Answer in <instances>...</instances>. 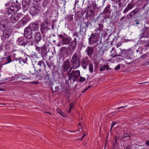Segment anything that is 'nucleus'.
I'll use <instances>...</instances> for the list:
<instances>
[{
	"mask_svg": "<svg viewBox=\"0 0 149 149\" xmlns=\"http://www.w3.org/2000/svg\"><path fill=\"white\" fill-rule=\"evenodd\" d=\"M81 58V54L79 52H77L73 54L71 62V65L73 69H76L79 66Z\"/></svg>",
	"mask_w": 149,
	"mask_h": 149,
	"instance_id": "nucleus-1",
	"label": "nucleus"
},
{
	"mask_svg": "<svg viewBox=\"0 0 149 149\" xmlns=\"http://www.w3.org/2000/svg\"><path fill=\"white\" fill-rule=\"evenodd\" d=\"M58 36L61 39L60 42L57 44L58 46L64 45H68L70 42V40L69 38L61 34H59Z\"/></svg>",
	"mask_w": 149,
	"mask_h": 149,
	"instance_id": "nucleus-2",
	"label": "nucleus"
},
{
	"mask_svg": "<svg viewBox=\"0 0 149 149\" xmlns=\"http://www.w3.org/2000/svg\"><path fill=\"white\" fill-rule=\"evenodd\" d=\"M16 43L19 45L25 47L28 43V40L26 37H20L17 39Z\"/></svg>",
	"mask_w": 149,
	"mask_h": 149,
	"instance_id": "nucleus-3",
	"label": "nucleus"
},
{
	"mask_svg": "<svg viewBox=\"0 0 149 149\" xmlns=\"http://www.w3.org/2000/svg\"><path fill=\"white\" fill-rule=\"evenodd\" d=\"M80 75V72L79 70H73L69 74V80L72 79L74 81Z\"/></svg>",
	"mask_w": 149,
	"mask_h": 149,
	"instance_id": "nucleus-4",
	"label": "nucleus"
},
{
	"mask_svg": "<svg viewBox=\"0 0 149 149\" xmlns=\"http://www.w3.org/2000/svg\"><path fill=\"white\" fill-rule=\"evenodd\" d=\"M25 37L30 39L32 38V31L31 27L28 26L24 30Z\"/></svg>",
	"mask_w": 149,
	"mask_h": 149,
	"instance_id": "nucleus-5",
	"label": "nucleus"
},
{
	"mask_svg": "<svg viewBox=\"0 0 149 149\" xmlns=\"http://www.w3.org/2000/svg\"><path fill=\"white\" fill-rule=\"evenodd\" d=\"M19 6L17 5L11 6H10V8H8V11L9 13L12 14L14 13L17 12L19 10Z\"/></svg>",
	"mask_w": 149,
	"mask_h": 149,
	"instance_id": "nucleus-6",
	"label": "nucleus"
},
{
	"mask_svg": "<svg viewBox=\"0 0 149 149\" xmlns=\"http://www.w3.org/2000/svg\"><path fill=\"white\" fill-rule=\"evenodd\" d=\"M89 44L90 45L96 43L98 40V35L97 34H93L89 38Z\"/></svg>",
	"mask_w": 149,
	"mask_h": 149,
	"instance_id": "nucleus-7",
	"label": "nucleus"
},
{
	"mask_svg": "<svg viewBox=\"0 0 149 149\" xmlns=\"http://www.w3.org/2000/svg\"><path fill=\"white\" fill-rule=\"evenodd\" d=\"M70 67V61L68 60H67L64 61L63 65V69L64 71H68Z\"/></svg>",
	"mask_w": 149,
	"mask_h": 149,
	"instance_id": "nucleus-8",
	"label": "nucleus"
},
{
	"mask_svg": "<svg viewBox=\"0 0 149 149\" xmlns=\"http://www.w3.org/2000/svg\"><path fill=\"white\" fill-rule=\"evenodd\" d=\"M77 43L76 39L74 38V40L71 42L69 46L70 50L71 49L74 50L76 48V45Z\"/></svg>",
	"mask_w": 149,
	"mask_h": 149,
	"instance_id": "nucleus-9",
	"label": "nucleus"
},
{
	"mask_svg": "<svg viewBox=\"0 0 149 149\" xmlns=\"http://www.w3.org/2000/svg\"><path fill=\"white\" fill-rule=\"evenodd\" d=\"M33 12L35 14L40 13L41 11V7L40 5L38 4L34 6Z\"/></svg>",
	"mask_w": 149,
	"mask_h": 149,
	"instance_id": "nucleus-10",
	"label": "nucleus"
},
{
	"mask_svg": "<svg viewBox=\"0 0 149 149\" xmlns=\"http://www.w3.org/2000/svg\"><path fill=\"white\" fill-rule=\"evenodd\" d=\"M88 64V61L87 58H84L81 61V65L84 69L86 68Z\"/></svg>",
	"mask_w": 149,
	"mask_h": 149,
	"instance_id": "nucleus-11",
	"label": "nucleus"
},
{
	"mask_svg": "<svg viewBox=\"0 0 149 149\" xmlns=\"http://www.w3.org/2000/svg\"><path fill=\"white\" fill-rule=\"evenodd\" d=\"M86 52H87V54L89 56H91L93 52V48L88 47L86 50Z\"/></svg>",
	"mask_w": 149,
	"mask_h": 149,
	"instance_id": "nucleus-12",
	"label": "nucleus"
},
{
	"mask_svg": "<svg viewBox=\"0 0 149 149\" xmlns=\"http://www.w3.org/2000/svg\"><path fill=\"white\" fill-rule=\"evenodd\" d=\"M142 35L144 37L149 38V29H145L142 33Z\"/></svg>",
	"mask_w": 149,
	"mask_h": 149,
	"instance_id": "nucleus-13",
	"label": "nucleus"
},
{
	"mask_svg": "<svg viewBox=\"0 0 149 149\" xmlns=\"http://www.w3.org/2000/svg\"><path fill=\"white\" fill-rule=\"evenodd\" d=\"M19 19V17L17 14L12 15L10 17V20L13 22Z\"/></svg>",
	"mask_w": 149,
	"mask_h": 149,
	"instance_id": "nucleus-14",
	"label": "nucleus"
},
{
	"mask_svg": "<svg viewBox=\"0 0 149 149\" xmlns=\"http://www.w3.org/2000/svg\"><path fill=\"white\" fill-rule=\"evenodd\" d=\"M41 38V36L40 32H37L36 33L35 39L36 42H38Z\"/></svg>",
	"mask_w": 149,
	"mask_h": 149,
	"instance_id": "nucleus-15",
	"label": "nucleus"
},
{
	"mask_svg": "<svg viewBox=\"0 0 149 149\" xmlns=\"http://www.w3.org/2000/svg\"><path fill=\"white\" fill-rule=\"evenodd\" d=\"M138 12V10L135 9L130 12L128 15L130 16V17H132L136 15Z\"/></svg>",
	"mask_w": 149,
	"mask_h": 149,
	"instance_id": "nucleus-16",
	"label": "nucleus"
},
{
	"mask_svg": "<svg viewBox=\"0 0 149 149\" xmlns=\"http://www.w3.org/2000/svg\"><path fill=\"white\" fill-rule=\"evenodd\" d=\"M110 70L109 67L107 65H104L102 66L100 69V71H104L105 70Z\"/></svg>",
	"mask_w": 149,
	"mask_h": 149,
	"instance_id": "nucleus-17",
	"label": "nucleus"
},
{
	"mask_svg": "<svg viewBox=\"0 0 149 149\" xmlns=\"http://www.w3.org/2000/svg\"><path fill=\"white\" fill-rule=\"evenodd\" d=\"M48 23L47 21H45L44 22L42 23L41 25V29L43 30L47 29L48 27Z\"/></svg>",
	"mask_w": 149,
	"mask_h": 149,
	"instance_id": "nucleus-18",
	"label": "nucleus"
},
{
	"mask_svg": "<svg viewBox=\"0 0 149 149\" xmlns=\"http://www.w3.org/2000/svg\"><path fill=\"white\" fill-rule=\"evenodd\" d=\"M32 26L33 30L36 31L38 30L39 24L37 22L34 23L32 24Z\"/></svg>",
	"mask_w": 149,
	"mask_h": 149,
	"instance_id": "nucleus-19",
	"label": "nucleus"
},
{
	"mask_svg": "<svg viewBox=\"0 0 149 149\" xmlns=\"http://www.w3.org/2000/svg\"><path fill=\"white\" fill-rule=\"evenodd\" d=\"M29 3V0H23L22 2V5L25 7H28Z\"/></svg>",
	"mask_w": 149,
	"mask_h": 149,
	"instance_id": "nucleus-20",
	"label": "nucleus"
},
{
	"mask_svg": "<svg viewBox=\"0 0 149 149\" xmlns=\"http://www.w3.org/2000/svg\"><path fill=\"white\" fill-rule=\"evenodd\" d=\"M38 68H39V70H40V69H41L42 67H43L44 65V63L42 61H40L38 62Z\"/></svg>",
	"mask_w": 149,
	"mask_h": 149,
	"instance_id": "nucleus-21",
	"label": "nucleus"
},
{
	"mask_svg": "<svg viewBox=\"0 0 149 149\" xmlns=\"http://www.w3.org/2000/svg\"><path fill=\"white\" fill-rule=\"evenodd\" d=\"M56 111L57 113H59L63 117H65L66 115L60 109H57Z\"/></svg>",
	"mask_w": 149,
	"mask_h": 149,
	"instance_id": "nucleus-22",
	"label": "nucleus"
},
{
	"mask_svg": "<svg viewBox=\"0 0 149 149\" xmlns=\"http://www.w3.org/2000/svg\"><path fill=\"white\" fill-rule=\"evenodd\" d=\"M110 7L109 6H107L104 10V13L106 14H109L110 13V11L109 10Z\"/></svg>",
	"mask_w": 149,
	"mask_h": 149,
	"instance_id": "nucleus-23",
	"label": "nucleus"
},
{
	"mask_svg": "<svg viewBox=\"0 0 149 149\" xmlns=\"http://www.w3.org/2000/svg\"><path fill=\"white\" fill-rule=\"evenodd\" d=\"M6 60L7 61L4 64H6L12 62L11 57L10 56H9L6 58Z\"/></svg>",
	"mask_w": 149,
	"mask_h": 149,
	"instance_id": "nucleus-24",
	"label": "nucleus"
},
{
	"mask_svg": "<svg viewBox=\"0 0 149 149\" xmlns=\"http://www.w3.org/2000/svg\"><path fill=\"white\" fill-rule=\"evenodd\" d=\"M27 22L26 19L25 17L23 18L21 20L20 22L22 23V24L24 25Z\"/></svg>",
	"mask_w": 149,
	"mask_h": 149,
	"instance_id": "nucleus-25",
	"label": "nucleus"
},
{
	"mask_svg": "<svg viewBox=\"0 0 149 149\" xmlns=\"http://www.w3.org/2000/svg\"><path fill=\"white\" fill-rule=\"evenodd\" d=\"M89 9L91 13H94V6H91V7H89Z\"/></svg>",
	"mask_w": 149,
	"mask_h": 149,
	"instance_id": "nucleus-26",
	"label": "nucleus"
},
{
	"mask_svg": "<svg viewBox=\"0 0 149 149\" xmlns=\"http://www.w3.org/2000/svg\"><path fill=\"white\" fill-rule=\"evenodd\" d=\"M133 7V4L132 3H130L127 6V8L129 10L132 8Z\"/></svg>",
	"mask_w": 149,
	"mask_h": 149,
	"instance_id": "nucleus-27",
	"label": "nucleus"
},
{
	"mask_svg": "<svg viewBox=\"0 0 149 149\" xmlns=\"http://www.w3.org/2000/svg\"><path fill=\"white\" fill-rule=\"evenodd\" d=\"M89 69L90 72L92 73L93 71V66L91 64L89 65Z\"/></svg>",
	"mask_w": 149,
	"mask_h": 149,
	"instance_id": "nucleus-28",
	"label": "nucleus"
},
{
	"mask_svg": "<svg viewBox=\"0 0 149 149\" xmlns=\"http://www.w3.org/2000/svg\"><path fill=\"white\" fill-rule=\"evenodd\" d=\"M48 3V2L47 0H44L42 3V5L43 6L45 7Z\"/></svg>",
	"mask_w": 149,
	"mask_h": 149,
	"instance_id": "nucleus-29",
	"label": "nucleus"
},
{
	"mask_svg": "<svg viewBox=\"0 0 149 149\" xmlns=\"http://www.w3.org/2000/svg\"><path fill=\"white\" fill-rule=\"evenodd\" d=\"M86 80L85 78L83 77H80V79L79 80V81L80 82L84 81Z\"/></svg>",
	"mask_w": 149,
	"mask_h": 149,
	"instance_id": "nucleus-30",
	"label": "nucleus"
},
{
	"mask_svg": "<svg viewBox=\"0 0 149 149\" xmlns=\"http://www.w3.org/2000/svg\"><path fill=\"white\" fill-rule=\"evenodd\" d=\"M49 16V12L47 11L44 14V16L47 17Z\"/></svg>",
	"mask_w": 149,
	"mask_h": 149,
	"instance_id": "nucleus-31",
	"label": "nucleus"
},
{
	"mask_svg": "<svg viewBox=\"0 0 149 149\" xmlns=\"http://www.w3.org/2000/svg\"><path fill=\"white\" fill-rule=\"evenodd\" d=\"M120 68V65H118L115 67V69L116 70H117L119 69Z\"/></svg>",
	"mask_w": 149,
	"mask_h": 149,
	"instance_id": "nucleus-32",
	"label": "nucleus"
},
{
	"mask_svg": "<svg viewBox=\"0 0 149 149\" xmlns=\"http://www.w3.org/2000/svg\"><path fill=\"white\" fill-rule=\"evenodd\" d=\"M129 10V9H128L127 8H126L124 10L123 12V13L124 14L126 13Z\"/></svg>",
	"mask_w": 149,
	"mask_h": 149,
	"instance_id": "nucleus-33",
	"label": "nucleus"
},
{
	"mask_svg": "<svg viewBox=\"0 0 149 149\" xmlns=\"http://www.w3.org/2000/svg\"><path fill=\"white\" fill-rule=\"evenodd\" d=\"M73 107V104L72 103H71L70 105V109H71Z\"/></svg>",
	"mask_w": 149,
	"mask_h": 149,
	"instance_id": "nucleus-34",
	"label": "nucleus"
},
{
	"mask_svg": "<svg viewBox=\"0 0 149 149\" xmlns=\"http://www.w3.org/2000/svg\"><path fill=\"white\" fill-rule=\"evenodd\" d=\"M4 64H2L1 62H0V70H1L2 68L3 67V65H4Z\"/></svg>",
	"mask_w": 149,
	"mask_h": 149,
	"instance_id": "nucleus-35",
	"label": "nucleus"
},
{
	"mask_svg": "<svg viewBox=\"0 0 149 149\" xmlns=\"http://www.w3.org/2000/svg\"><path fill=\"white\" fill-rule=\"evenodd\" d=\"M31 84H34L36 85H37L38 84V82L37 81L32 82L31 83Z\"/></svg>",
	"mask_w": 149,
	"mask_h": 149,
	"instance_id": "nucleus-36",
	"label": "nucleus"
},
{
	"mask_svg": "<svg viewBox=\"0 0 149 149\" xmlns=\"http://www.w3.org/2000/svg\"><path fill=\"white\" fill-rule=\"evenodd\" d=\"M116 124V123H115L113 122H112L111 123L112 125L111 128L113 127V126L115 125Z\"/></svg>",
	"mask_w": 149,
	"mask_h": 149,
	"instance_id": "nucleus-37",
	"label": "nucleus"
},
{
	"mask_svg": "<svg viewBox=\"0 0 149 149\" xmlns=\"http://www.w3.org/2000/svg\"><path fill=\"white\" fill-rule=\"evenodd\" d=\"M91 86H88V87H87L86 88V89H84L83 91V92H84L85 91H86Z\"/></svg>",
	"mask_w": 149,
	"mask_h": 149,
	"instance_id": "nucleus-38",
	"label": "nucleus"
},
{
	"mask_svg": "<svg viewBox=\"0 0 149 149\" xmlns=\"http://www.w3.org/2000/svg\"><path fill=\"white\" fill-rule=\"evenodd\" d=\"M146 145L147 146H148L149 145V141H146Z\"/></svg>",
	"mask_w": 149,
	"mask_h": 149,
	"instance_id": "nucleus-39",
	"label": "nucleus"
},
{
	"mask_svg": "<svg viewBox=\"0 0 149 149\" xmlns=\"http://www.w3.org/2000/svg\"><path fill=\"white\" fill-rule=\"evenodd\" d=\"M6 6H10V4L9 2H8L6 4Z\"/></svg>",
	"mask_w": 149,
	"mask_h": 149,
	"instance_id": "nucleus-40",
	"label": "nucleus"
},
{
	"mask_svg": "<svg viewBox=\"0 0 149 149\" xmlns=\"http://www.w3.org/2000/svg\"><path fill=\"white\" fill-rule=\"evenodd\" d=\"M18 62H19V63L20 64H21L22 63V60H19L18 61Z\"/></svg>",
	"mask_w": 149,
	"mask_h": 149,
	"instance_id": "nucleus-41",
	"label": "nucleus"
},
{
	"mask_svg": "<svg viewBox=\"0 0 149 149\" xmlns=\"http://www.w3.org/2000/svg\"><path fill=\"white\" fill-rule=\"evenodd\" d=\"M71 109H70V108L69 110L67 111V113H68L70 114V111H71Z\"/></svg>",
	"mask_w": 149,
	"mask_h": 149,
	"instance_id": "nucleus-42",
	"label": "nucleus"
},
{
	"mask_svg": "<svg viewBox=\"0 0 149 149\" xmlns=\"http://www.w3.org/2000/svg\"><path fill=\"white\" fill-rule=\"evenodd\" d=\"M126 107V106H122V107H118L117 108V109H120L121 108H123L124 107Z\"/></svg>",
	"mask_w": 149,
	"mask_h": 149,
	"instance_id": "nucleus-43",
	"label": "nucleus"
},
{
	"mask_svg": "<svg viewBox=\"0 0 149 149\" xmlns=\"http://www.w3.org/2000/svg\"><path fill=\"white\" fill-rule=\"evenodd\" d=\"M21 60H22V62L23 63H25L26 62V61L25 60H22V59H21Z\"/></svg>",
	"mask_w": 149,
	"mask_h": 149,
	"instance_id": "nucleus-44",
	"label": "nucleus"
},
{
	"mask_svg": "<svg viewBox=\"0 0 149 149\" xmlns=\"http://www.w3.org/2000/svg\"><path fill=\"white\" fill-rule=\"evenodd\" d=\"M127 136V134H125L124 135L123 137V138L126 137Z\"/></svg>",
	"mask_w": 149,
	"mask_h": 149,
	"instance_id": "nucleus-45",
	"label": "nucleus"
},
{
	"mask_svg": "<svg viewBox=\"0 0 149 149\" xmlns=\"http://www.w3.org/2000/svg\"><path fill=\"white\" fill-rule=\"evenodd\" d=\"M130 147L129 146H128L126 147V149H130Z\"/></svg>",
	"mask_w": 149,
	"mask_h": 149,
	"instance_id": "nucleus-46",
	"label": "nucleus"
},
{
	"mask_svg": "<svg viewBox=\"0 0 149 149\" xmlns=\"http://www.w3.org/2000/svg\"><path fill=\"white\" fill-rule=\"evenodd\" d=\"M86 136V135L85 134H84L83 135V136H82V139H81V140H82L83 139V137H84L85 136Z\"/></svg>",
	"mask_w": 149,
	"mask_h": 149,
	"instance_id": "nucleus-47",
	"label": "nucleus"
},
{
	"mask_svg": "<svg viewBox=\"0 0 149 149\" xmlns=\"http://www.w3.org/2000/svg\"><path fill=\"white\" fill-rule=\"evenodd\" d=\"M72 20V18L71 17L70 19L68 20V21H71Z\"/></svg>",
	"mask_w": 149,
	"mask_h": 149,
	"instance_id": "nucleus-48",
	"label": "nucleus"
},
{
	"mask_svg": "<svg viewBox=\"0 0 149 149\" xmlns=\"http://www.w3.org/2000/svg\"><path fill=\"white\" fill-rule=\"evenodd\" d=\"M139 24V23L138 22H136V24Z\"/></svg>",
	"mask_w": 149,
	"mask_h": 149,
	"instance_id": "nucleus-49",
	"label": "nucleus"
},
{
	"mask_svg": "<svg viewBox=\"0 0 149 149\" xmlns=\"http://www.w3.org/2000/svg\"><path fill=\"white\" fill-rule=\"evenodd\" d=\"M46 113H47L49 114H51V113L49 112H46Z\"/></svg>",
	"mask_w": 149,
	"mask_h": 149,
	"instance_id": "nucleus-50",
	"label": "nucleus"
},
{
	"mask_svg": "<svg viewBox=\"0 0 149 149\" xmlns=\"http://www.w3.org/2000/svg\"><path fill=\"white\" fill-rule=\"evenodd\" d=\"M72 69V68H71L69 71V72H70V71Z\"/></svg>",
	"mask_w": 149,
	"mask_h": 149,
	"instance_id": "nucleus-51",
	"label": "nucleus"
},
{
	"mask_svg": "<svg viewBox=\"0 0 149 149\" xmlns=\"http://www.w3.org/2000/svg\"><path fill=\"white\" fill-rule=\"evenodd\" d=\"M124 16L122 17L121 19H122L124 18Z\"/></svg>",
	"mask_w": 149,
	"mask_h": 149,
	"instance_id": "nucleus-52",
	"label": "nucleus"
},
{
	"mask_svg": "<svg viewBox=\"0 0 149 149\" xmlns=\"http://www.w3.org/2000/svg\"><path fill=\"white\" fill-rule=\"evenodd\" d=\"M85 26H86V27H87L88 26H87V24H85Z\"/></svg>",
	"mask_w": 149,
	"mask_h": 149,
	"instance_id": "nucleus-53",
	"label": "nucleus"
},
{
	"mask_svg": "<svg viewBox=\"0 0 149 149\" xmlns=\"http://www.w3.org/2000/svg\"><path fill=\"white\" fill-rule=\"evenodd\" d=\"M116 46H117V47H118V46L117 45V44H116Z\"/></svg>",
	"mask_w": 149,
	"mask_h": 149,
	"instance_id": "nucleus-54",
	"label": "nucleus"
},
{
	"mask_svg": "<svg viewBox=\"0 0 149 149\" xmlns=\"http://www.w3.org/2000/svg\"><path fill=\"white\" fill-rule=\"evenodd\" d=\"M43 50H44V49H42L41 50V52H42V51Z\"/></svg>",
	"mask_w": 149,
	"mask_h": 149,
	"instance_id": "nucleus-55",
	"label": "nucleus"
},
{
	"mask_svg": "<svg viewBox=\"0 0 149 149\" xmlns=\"http://www.w3.org/2000/svg\"><path fill=\"white\" fill-rule=\"evenodd\" d=\"M116 56H113V57H115Z\"/></svg>",
	"mask_w": 149,
	"mask_h": 149,
	"instance_id": "nucleus-56",
	"label": "nucleus"
},
{
	"mask_svg": "<svg viewBox=\"0 0 149 149\" xmlns=\"http://www.w3.org/2000/svg\"><path fill=\"white\" fill-rule=\"evenodd\" d=\"M78 131H80V130L79 129L78 130Z\"/></svg>",
	"mask_w": 149,
	"mask_h": 149,
	"instance_id": "nucleus-57",
	"label": "nucleus"
},
{
	"mask_svg": "<svg viewBox=\"0 0 149 149\" xmlns=\"http://www.w3.org/2000/svg\"><path fill=\"white\" fill-rule=\"evenodd\" d=\"M105 147H106V146H105L104 147V149H105Z\"/></svg>",
	"mask_w": 149,
	"mask_h": 149,
	"instance_id": "nucleus-58",
	"label": "nucleus"
},
{
	"mask_svg": "<svg viewBox=\"0 0 149 149\" xmlns=\"http://www.w3.org/2000/svg\"><path fill=\"white\" fill-rule=\"evenodd\" d=\"M111 0V1H114V0Z\"/></svg>",
	"mask_w": 149,
	"mask_h": 149,
	"instance_id": "nucleus-59",
	"label": "nucleus"
},
{
	"mask_svg": "<svg viewBox=\"0 0 149 149\" xmlns=\"http://www.w3.org/2000/svg\"><path fill=\"white\" fill-rule=\"evenodd\" d=\"M53 86H52V88H53Z\"/></svg>",
	"mask_w": 149,
	"mask_h": 149,
	"instance_id": "nucleus-60",
	"label": "nucleus"
},
{
	"mask_svg": "<svg viewBox=\"0 0 149 149\" xmlns=\"http://www.w3.org/2000/svg\"><path fill=\"white\" fill-rule=\"evenodd\" d=\"M80 123H79V125H80Z\"/></svg>",
	"mask_w": 149,
	"mask_h": 149,
	"instance_id": "nucleus-61",
	"label": "nucleus"
},
{
	"mask_svg": "<svg viewBox=\"0 0 149 149\" xmlns=\"http://www.w3.org/2000/svg\"><path fill=\"white\" fill-rule=\"evenodd\" d=\"M148 45L149 46V43L148 44Z\"/></svg>",
	"mask_w": 149,
	"mask_h": 149,
	"instance_id": "nucleus-62",
	"label": "nucleus"
},
{
	"mask_svg": "<svg viewBox=\"0 0 149 149\" xmlns=\"http://www.w3.org/2000/svg\"><path fill=\"white\" fill-rule=\"evenodd\" d=\"M31 74H33V73H31Z\"/></svg>",
	"mask_w": 149,
	"mask_h": 149,
	"instance_id": "nucleus-63",
	"label": "nucleus"
}]
</instances>
